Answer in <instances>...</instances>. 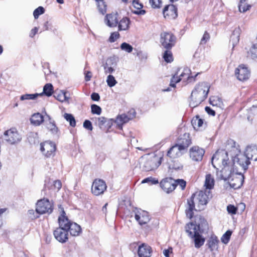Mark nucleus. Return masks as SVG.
Instances as JSON below:
<instances>
[{"instance_id": "f704fd0d", "label": "nucleus", "mask_w": 257, "mask_h": 257, "mask_svg": "<svg viewBox=\"0 0 257 257\" xmlns=\"http://www.w3.org/2000/svg\"><path fill=\"white\" fill-rule=\"evenodd\" d=\"M191 123L194 129L196 130L198 129L202 125L203 120L200 118L198 115H197L193 118L191 120Z\"/></svg>"}, {"instance_id": "ddd939ff", "label": "nucleus", "mask_w": 257, "mask_h": 257, "mask_svg": "<svg viewBox=\"0 0 257 257\" xmlns=\"http://www.w3.org/2000/svg\"><path fill=\"white\" fill-rule=\"evenodd\" d=\"M204 153V150L198 146H193L190 149V157L194 161H201Z\"/></svg>"}, {"instance_id": "09e8293b", "label": "nucleus", "mask_w": 257, "mask_h": 257, "mask_svg": "<svg viewBox=\"0 0 257 257\" xmlns=\"http://www.w3.org/2000/svg\"><path fill=\"white\" fill-rule=\"evenodd\" d=\"M120 48L122 50L125 51L127 53H131L133 50V47L125 42L122 43L120 45Z\"/></svg>"}, {"instance_id": "58836bf2", "label": "nucleus", "mask_w": 257, "mask_h": 257, "mask_svg": "<svg viewBox=\"0 0 257 257\" xmlns=\"http://www.w3.org/2000/svg\"><path fill=\"white\" fill-rule=\"evenodd\" d=\"M42 93H35V94H25L22 95L20 97L21 100H34L38 96H42Z\"/></svg>"}, {"instance_id": "052dcab7", "label": "nucleus", "mask_w": 257, "mask_h": 257, "mask_svg": "<svg viewBox=\"0 0 257 257\" xmlns=\"http://www.w3.org/2000/svg\"><path fill=\"white\" fill-rule=\"evenodd\" d=\"M210 39V36L209 34L207 32H205L203 35V37L202 38L201 40V44H205L206 42L209 40Z\"/></svg>"}, {"instance_id": "79ce46f5", "label": "nucleus", "mask_w": 257, "mask_h": 257, "mask_svg": "<svg viewBox=\"0 0 257 257\" xmlns=\"http://www.w3.org/2000/svg\"><path fill=\"white\" fill-rule=\"evenodd\" d=\"M65 119L69 122L70 126L74 127L76 125V121L74 117L71 114L65 113L64 114Z\"/></svg>"}, {"instance_id": "0eeeda50", "label": "nucleus", "mask_w": 257, "mask_h": 257, "mask_svg": "<svg viewBox=\"0 0 257 257\" xmlns=\"http://www.w3.org/2000/svg\"><path fill=\"white\" fill-rule=\"evenodd\" d=\"M231 152H234L235 154L234 156L232 157L233 164H237L242 168L244 170H246L248 166L250 164L249 160L247 157V155L242 154L239 150L235 147H233Z\"/></svg>"}, {"instance_id": "b1692460", "label": "nucleus", "mask_w": 257, "mask_h": 257, "mask_svg": "<svg viewBox=\"0 0 257 257\" xmlns=\"http://www.w3.org/2000/svg\"><path fill=\"white\" fill-rule=\"evenodd\" d=\"M245 153L249 160L257 161V147L256 146H247Z\"/></svg>"}, {"instance_id": "f03ea898", "label": "nucleus", "mask_w": 257, "mask_h": 257, "mask_svg": "<svg viewBox=\"0 0 257 257\" xmlns=\"http://www.w3.org/2000/svg\"><path fill=\"white\" fill-rule=\"evenodd\" d=\"M221 178L224 180H228L230 186L234 189L239 188L243 184L244 176L241 174H234L230 170L225 169L221 170Z\"/></svg>"}, {"instance_id": "9d476101", "label": "nucleus", "mask_w": 257, "mask_h": 257, "mask_svg": "<svg viewBox=\"0 0 257 257\" xmlns=\"http://www.w3.org/2000/svg\"><path fill=\"white\" fill-rule=\"evenodd\" d=\"M4 139L9 144L13 145L20 142L22 138L16 129L12 128L5 132Z\"/></svg>"}, {"instance_id": "f8f14e48", "label": "nucleus", "mask_w": 257, "mask_h": 257, "mask_svg": "<svg viewBox=\"0 0 257 257\" xmlns=\"http://www.w3.org/2000/svg\"><path fill=\"white\" fill-rule=\"evenodd\" d=\"M106 185L104 181L101 179H96L94 181L91 191L93 194L98 196L103 193L106 189Z\"/></svg>"}, {"instance_id": "2f4dec72", "label": "nucleus", "mask_w": 257, "mask_h": 257, "mask_svg": "<svg viewBox=\"0 0 257 257\" xmlns=\"http://www.w3.org/2000/svg\"><path fill=\"white\" fill-rule=\"evenodd\" d=\"M214 185V180L211 174H207L205 177L204 186L207 190L212 189Z\"/></svg>"}, {"instance_id": "c03bdc74", "label": "nucleus", "mask_w": 257, "mask_h": 257, "mask_svg": "<svg viewBox=\"0 0 257 257\" xmlns=\"http://www.w3.org/2000/svg\"><path fill=\"white\" fill-rule=\"evenodd\" d=\"M163 58L164 60L168 62H171L173 61L172 53L170 50H167L164 52L163 55Z\"/></svg>"}, {"instance_id": "412c9836", "label": "nucleus", "mask_w": 257, "mask_h": 257, "mask_svg": "<svg viewBox=\"0 0 257 257\" xmlns=\"http://www.w3.org/2000/svg\"><path fill=\"white\" fill-rule=\"evenodd\" d=\"M195 222L200 233H203L208 230V223L204 218L201 216L197 217L195 219Z\"/></svg>"}, {"instance_id": "774afa93", "label": "nucleus", "mask_w": 257, "mask_h": 257, "mask_svg": "<svg viewBox=\"0 0 257 257\" xmlns=\"http://www.w3.org/2000/svg\"><path fill=\"white\" fill-rule=\"evenodd\" d=\"M54 186L55 188L57 189L58 190L60 189V188L62 187L61 181L60 180L55 181L54 182Z\"/></svg>"}, {"instance_id": "de8ad7c7", "label": "nucleus", "mask_w": 257, "mask_h": 257, "mask_svg": "<svg viewBox=\"0 0 257 257\" xmlns=\"http://www.w3.org/2000/svg\"><path fill=\"white\" fill-rule=\"evenodd\" d=\"M106 82L108 86L110 87L114 86L117 83V81L115 79V78L111 75H109L107 76Z\"/></svg>"}, {"instance_id": "dca6fc26", "label": "nucleus", "mask_w": 257, "mask_h": 257, "mask_svg": "<svg viewBox=\"0 0 257 257\" xmlns=\"http://www.w3.org/2000/svg\"><path fill=\"white\" fill-rule=\"evenodd\" d=\"M137 252L139 257H151L152 249L148 244L142 243L139 245Z\"/></svg>"}, {"instance_id": "aec40b11", "label": "nucleus", "mask_w": 257, "mask_h": 257, "mask_svg": "<svg viewBox=\"0 0 257 257\" xmlns=\"http://www.w3.org/2000/svg\"><path fill=\"white\" fill-rule=\"evenodd\" d=\"M104 23L109 27H116L118 24L117 14L113 13L107 14L104 19Z\"/></svg>"}, {"instance_id": "4468645a", "label": "nucleus", "mask_w": 257, "mask_h": 257, "mask_svg": "<svg viewBox=\"0 0 257 257\" xmlns=\"http://www.w3.org/2000/svg\"><path fill=\"white\" fill-rule=\"evenodd\" d=\"M136 115V112L134 110L130 111L128 114H122L118 116L115 122L118 125L119 128H122V125L123 123L127 122L130 119H133Z\"/></svg>"}, {"instance_id": "20e7f679", "label": "nucleus", "mask_w": 257, "mask_h": 257, "mask_svg": "<svg viewBox=\"0 0 257 257\" xmlns=\"http://www.w3.org/2000/svg\"><path fill=\"white\" fill-rule=\"evenodd\" d=\"M229 160L228 153L224 150H218L212 157L211 162L213 166L219 169L218 167L222 168V170L225 169L226 166L227 165V162Z\"/></svg>"}, {"instance_id": "1a4fd4ad", "label": "nucleus", "mask_w": 257, "mask_h": 257, "mask_svg": "<svg viewBox=\"0 0 257 257\" xmlns=\"http://www.w3.org/2000/svg\"><path fill=\"white\" fill-rule=\"evenodd\" d=\"M56 150V145L51 141H47L40 144V151L46 158L53 157Z\"/></svg>"}, {"instance_id": "5701e85b", "label": "nucleus", "mask_w": 257, "mask_h": 257, "mask_svg": "<svg viewBox=\"0 0 257 257\" xmlns=\"http://www.w3.org/2000/svg\"><path fill=\"white\" fill-rule=\"evenodd\" d=\"M163 13L164 17L168 16L175 18L177 16V8L173 5L166 6L163 9Z\"/></svg>"}, {"instance_id": "6ab92c4d", "label": "nucleus", "mask_w": 257, "mask_h": 257, "mask_svg": "<svg viewBox=\"0 0 257 257\" xmlns=\"http://www.w3.org/2000/svg\"><path fill=\"white\" fill-rule=\"evenodd\" d=\"M116 63L115 61V59L112 57H110L107 59L105 63L103 65L104 73L105 74L113 73L116 67Z\"/></svg>"}, {"instance_id": "6e6d98bb", "label": "nucleus", "mask_w": 257, "mask_h": 257, "mask_svg": "<svg viewBox=\"0 0 257 257\" xmlns=\"http://www.w3.org/2000/svg\"><path fill=\"white\" fill-rule=\"evenodd\" d=\"M150 3L154 8H159L160 7L161 2L160 0H150Z\"/></svg>"}, {"instance_id": "7ed1b4c3", "label": "nucleus", "mask_w": 257, "mask_h": 257, "mask_svg": "<svg viewBox=\"0 0 257 257\" xmlns=\"http://www.w3.org/2000/svg\"><path fill=\"white\" fill-rule=\"evenodd\" d=\"M53 210V205L48 199H42L38 200L36 204V215L32 216L31 215L34 214V210H29V214L32 219H36L39 217L38 214H43L45 213L50 214Z\"/></svg>"}, {"instance_id": "4d7b16f0", "label": "nucleus", "mask_w": 257, "mask_h": 257, "mask_svg": "<svg viewBox=\"0 0 257 257\" xmlns=\"http://www.w3.org/2000/svg\"><path fill=\"white\" fill-rule=\"evenodd\" d=\"M83 127L89 131H92L93 127L90 121L89 120H85L83 124Z\"/></svg>"}, {"instance_id": "6e6552de", "label": "nucleus", "mask_w": 257, "mask_h": 257, "mask_svg": "<svg viewBox=\"0 0 257 257\" xmlns=\"http://www.w3.org/2000/svg\"><path fill=\"white\" fill-rule=\"evenodd\" d=\"M176 37L172 33L164 32L160 34V42L163 48L171 50L175 45Z\"/></svg>"}, {"instance_id": "49530a36", "label": "nucleus", "mask_w": 257, "mask_h": 257, "mask_svg": "<svg viewBox=\"0 0 257 257\" xmlns=\"http://www.w3.org/2000/svg\"><path fill=\"white\" fill-rule=\"evenodd\" d=\"M97 3L99 12L104 15L106 12V5L103 1H98Z\"/></svg>"}, {"instance_id": "f257e3e1", "label": "nucleus", "mask_w": 257, "mask_h": 257, "mask_svg": "<svg viewBox=\"0 0 257 257\" xmlns=\"http://www.w3.org/2000/svg\"><path fill=\"white\" fill-rule=\"evenodd\" d=\"M210 86L206 82L199 83L192 90L189 105L194 108L199 105L207 97Z\"/></svg>"}, {"instance_id": "a878e982", "label": "nucleus", "mask_w": 257, "mask_h": 257, "mask_svg": "<svg viewBox=\"0 0 257 257\" xmlns=\"http://www.w3.org/2000/svg\"><path fill=\"white\" fill-rule=\"evenodd\" d=\"M183 151L177 144L173 146L168 151L167 156L171 158H175L181 155V151Z\"/></svg>"}, {"instance_id": "cd10ccee", "label": "nucleus", "mask_w": 257, "mask_h": 257, "mask_svg": "<svg viewBox=\"0 0 257 257\" xmlns=\"http://www.w3.org/2000/svg\"><path fill=\"white\" fill-rule=\"evenodd\" d=\"M240 32L241 30L239 27L235 28L232 32L230 37V42L232 43L233 48H234V46L239 42Z\"/></svg>"}, {"instance_id": "3c124183", "label": "nucleus", "mask_w": 257, "mask_h": 257, "mask_svg": "<svg viewBox=\"0 0 257 257\" xmlns=\"http://www.w3.org/2000/svg\"><path fill=\"white\" fill-rule=\"evenodd\" d=\"M232 232L230 230H227L222 236L221 237V241L226 244L228 242L230 236L231 235Z\"/></svg>"}, {"instance_id": "bb28decb", "label": "nucleus", "mask_w": 257, "mask_h": 257, "mask_svg": "<svg viewBox=\"0 0 257 257\" xmlns=\"http://www.w3.org/2000/svg\"><path fill=\"white\" fill-rule=\"evenodd\" d=\"M200 233L195 234V235L190 237L193 239L195 247L197 248L201 247L204 244L205 241V238Z\"/></svg>"}, {"instance_id": "338daca9", "label": "nucleus", "mask_w": 257, "mask_h": 257, "mask_svg": "<svg viewBox=\"0 0 257 257\" xmlns=\"http://www.w3.org/2000/svg\"><path fill=\"white\" fill-rule=\"evenodd\" d=\"M133 6L138 10H140L143 8V5L137 1H134L133 2Z\"/></svg>"}, {"instance_id": "13d9d810", "label": "nucleus", "mask_w": 257, "mask_h": 257, "mask_svg": "<svg viewBox=\"0 0 257 257\" xmlns=\"http://www.w3.org/2000/svg\"><path fill=\"white\" fill-rule=\"evenodd\" d=\"M190 70L188 68H184L183 72L180 75L179 77L182 78L184 76H186L187 78L189 79L190 78Z\"/></svg>"}, {"instance_id": "37998d69", "label": "nucleus", "mask_w": 257, "mask_h": 257, "mask_svg": "<svg viewBox=\"0 0 257 257\" xmlns=\"http://www.w3.org/2000/svg\"><path fill=\"white\" fill-rule=\"evenodd\" d=\"M248 55L253 59H257V44L252 45L248 52Z\"/></svg>"}, {"instance_id": "e2e57ef3", "label": "nucleus", "mask_w": 257, "mask_h": 257, "mask_svg": "<svg viewBox=\"0 0 257 257\" xmlns=\"http://www.w3.org/2000/svg\"><path fill=\"white\" fill-rule=\"evenodd\" d=\"M205 109L208 114L211 115L212 116H214L215 115V111L212 109L210 107L206 106Z\"/></svg>"}, {"instance_id": "ea45409f", "label": "nucleus", "mask_w": 257, "mask_h": 257, "mask_svg": "<svg viewBox=\"0 0 257 257\" xmlns=\"http://www.w3.org/2000/svg\"><path fill=\"white\" fill-rule=\"evenodd\" d=\"M188 208L186 210V215L188 218H191L193 217V210L194 209L195 205L193 204L192 201L188 200Z\"/></svg>"}, {"instance_id": "c85d7f7f", "label": "nucleus", "mask_w": 257, "mask_h": 257, "mask_svg": "<svg viewBox=\"0 0 257 257\" xmlns=\"http://www.w3.org/2000/svg\"><path fill=\"white\" fill-rule=\"evenodd\" d=\"M30 120L32 124L38 126L44 121V117L40 113H36L32 116Z\"/></svg>"}, {"instance_id": "e433bc0d", "label": "nucleus", "mask_w": 257, "mask_h": 257, "mask_svg": "<svg viewBox=\"0 0 257 257\" xmlns=\"http://www.w3.org/2000/svg\"><path fill=\"white\" fill-rule=\"evenodd\" d=\"M95 125L98 126L100 128H102L104 124L106 123L107 118L103 117H94L92 118Z\"/></svg>"}, {"instance_id": "f3484780", "label": "nucleus", "mask_w": 257, "mask_h": 257, "mask_svg": "<svg viewBox=\"0 0 257 257\" xmlns=\"http://www.w3.org/2000/svg\"><path fill=\"white\" fill-rule=\"evenodd\" d=\"M135 217L140 225L145 224L150 220L148 212L142 210H137Z\"/></svg>"}, {"instance_id": "4be33fe9", "label": "nucleus", "mask_w": 257, "mask_h": 257, "mask_svg": "<svg viewBox=\"0 0 257 257\" xmlns=\"http://www.w3.org/2000/svg\"><path fill=\"white\" fill-rule=\"evenodd\" d=\"M191 143L189 134L187 133H185L182 136L180 137L178 142V144L183 150L187 149Z\"/></svg>"}, {"instance_id": "2eb2a0df", "label": "nucleus", "mask_w": 257, "mask_h": 257, "mask_svg": "<svg viewBox=\"0 0 257 257\" xmlns=\"http://www.w3.org/2000/svg\"><path fill=\"white\" fill-rule=\"evenodd\" d=\"M250 72L244 65H239L235 71L237 78L240 81H244L248 78Z\"/></svg>"}, {"instance_id": "7c9ffc66", "label": "nucleus", "mask_w": 257, "mask_h": 257, "mask_svg": "<svg viewBox=\"0 0 257 257\" xmlns=\"http://www.w3.org/2000/svg\"><path fill=\"white\" fill-rule=\"evenodd\" d=\"M130 23V19L126 17H123L120 21L118 22V28L119 31H125L129 28Z\"/></svg>"}, {"instance_id": "c756f323", "label": "nucleus", "mask_w": 257, "mask_h": 257, "mask_svg": "<svg viewBox=\"0 0 257 257\" xmlns=\"http://www.w3.org/2000/svg\"><path fill=\"white\" fill-rule=\"evenodd\" d=\"M49 118V121H45L46 127L49 130L52 134L54 135H57L58 133V128L56 126L54 121L52 120L49 116H47Z\"/></svg>"}, {"instance_id": "4c0bfd02", "label": "nucleus", "mask_w": 257, "mask_h": 257, "mask_svg": "<svg viewBox=\"0 0 257 257\" xmlns=\"http://www.w3.org/2000/svg\"><path fill=\"white\" fill-rule=\"evenodd\" d=\"M54 96L56 99L61 102H64L68 99L66 93L63 91H60L58 92H55Z\"/></svg>"}, {"instance_id": "5fc2aeb1", "label": "nucleus", "mask_w": 257, "mask_h": 257, "mask_svg": "<svg viewBox=\"0 0 257 257\" xmlns=\"http://www.w3.org/2000/svg\"><path fill=\"white\" fill-rule=\"evenodd\" d=\"M119 37V34L117 32H114L111 34L109 41V42L112 43L114 42Z\"/></svg>"}, {"instance_id": "72a5a7b5", "label": "nucleus", "mask_w": 257, "mask_h": 257, "mask_svg": "<svg viewBox=\"0 0 257 257\" xmlns=\"http://www.w3.org/2000/svg\"><path fill=\"white\" fill-rule=\"evenodd\" d=\"M218 243V240L216 236H211L208 240V246L211 251H213L216 247L217 243Z\"/></svg>"}, {"instance_id": "39448f33", "label": "nucleus", "mask_w": 257, "mask_h": 257, "mask_svg": "<svg viewBox=\"0 0 257 257\" xmlns=\"http://www.w3.org/2000/svg\"><path fill=\"white\" fill-rule=\"evenodd\" d=\"M211 197V194L210 190H201L194 193L188 200L192 201L193 204L197 205L198 209L200 210L202 206L207 203L209 198Z\"/></svg>"}, {"instance_id": "69168bd1", "label": "nucleus", "mask_w": 257, "mask_h": 257, "mask_svg": "<svg viewBox=\"0 0 257 257\" xmlns=\"http://www.w3.org/2000/svg\"><path fill=\"white\" fill-rule=\"evenodd\" d=\"M91 98L94 101H98L100 99V96L98 93L93 92L91 95Z\"/></svg>"}, {"instance_id": "a211bd4d", "label": "nucleus", "mask_w": 257, "mask_h": 257, "mask_svg": "<svg viewBox=\"0 0 257 257\" xmlns=\"http://www.w3.org/2000/svg\"><path fill=\"white\" fill-rule=\"evenodd\" d=\"M160 186L166 193H169L175 189L173 180L172 178H166L162 180L160 182Z\"/></svg>"}, {"instance_id": "864d4df0", "label": "nucleus", "mask_w": 257, "mask_h": 257, "mask_svg": "<svg viewBox=\"0 0 257 257\" xmlns=\"http://www.w3.org/2000/svg\"><path fill=\"white\" fill-rule=\"evenodd\" d=\"M91 112L93 114L99 115L101 113V108L96 104H92L91 106Z\"/></svg>"}, {"instance_id": "a19ab883", "label": "nucleus", "mask_w": 257, "mask_h": 257, "mask_svg": "<svg viewBox=\"0 0 257 257\" xmlns=\"http://www.w3.org/2000/svg\"><path fill=\"white\" fill-rule=\"evenodd\" d=\"M250 8L251 5L247 4L246 1H243L242 3L239 2L238 9L240 13H245L249 10Z\"/></svg>"}, {"instance_id": "680f3d73", "label": "nucleus", "mask_w": 257, "mask_h": 257, "mask_svg": "<svg viewBox=\"0 0 257 257\" xmlns=\"http://www.w3.org/2000/svg\"><path fill=\"white\" fill-rule=\"evenodd\" d=\"M138 143V140L136 139L135 138L133 137L131 139V144L132 146L135 147L136 149L139 150H144L142 148L138 147L137 146L136 144Z\"/></svg>"}, {"instance_id": "c9c22d12", "label": "nucleus", "mask_w": 257, "mask_h": 257, "mask_svg": "<svg viewBox=\"0 0 257 257\" xmlns=\"http://www.w3.org/2000/svg\"><path fill=\"white\" fill-rule=\"evenodd\" d=\"M53 93V86L51 83H47L43 87L42 95L45 94L47 96H50Z\"/></svg>"}, {"instance_id": "9b49d317", "label": "nucleus", "mask_w": 257, "mask_h": 257, "mask_svg": "<svg viewBox=\"0 0 257 257\" xmlns=\"http://www.w3.org/2000/svg\"><path fill=\"white\" fill-rule=\"evenodd\" d=\"M62 213L61 215V217L64 218V219H65L66 222L65 224L66 228L70 232V234L72 236H78L80 234V233L81 232V228L80 225H79L78 224L75 222H71L67 217L65 216V212L64 210L62 211Z\"/></svg>"}, {"instance_id": "8fccbe9b", "label": "nucleus", "mask_w": 257, "mask_h": 257, "mask_svg": "<svg viewBox=\"0 0 257 257\" xmlns=\"http://www.w3.org/2000/svg\"><path fill=\"white\" fill-rule=\"evenodd\" d=\"M45 10L42 7H39L38 8L35 9L33 12V15L35 19L38 18L40 15L44 14Z\"/></svg>"}, {"instance_id": "0e129e2a", "label": "nucleus", "mask_w": 257, "mask_h": 257, "mask_svg": "<svg viewBox=\"0 0 257 257\" xmlns=\"http://www.w3.org/2000/svg\"><path fill=\"white\" fill-rule=\"evenodd\" d=\"M85 80L86 81H89L90 80L91 78L92 77V73L90 71H85Z\"/></svg>"}, {"instance_id": "bf43d9fd", "label": "nucleus", "mask_w": 257, "mask_h": 257, "mask_svg": "<svg viewBox=\"0 0 257 257\" xmlns=\"http://www.w3.org/2000/svg\"><path fill=\"white\" fill-rule=\"evenodd\" d=\"M227 210L229 213L235 214L236 213V208L232 205H229L227 207Z\"/></svg>"}, {"instance_id": "a18cd8bd", "label": "nucleus", "mask_w": 257, "mask_h": 257, "mask_svg": "<svg viewBox=\"0 0 257 257\" xmlns=\"http://www.w3.org/2000/svg\"><path fill=\"white\" fill-rule=\"evenodd\" d=\"M174 185H175V188L177 186H179L182 190H184L185 188L186 185V182L183 179H177L175 180H173Z\"/></svg>"}, {"instance_id": "393cba45", "label": "nucleus", "mask_w": 257, "mask_h": 257, "mask_svg": "<svg viewBox=\"0 0 257 257\" xmlns=\"http://www.w3.org/2000/svg\"><path fill=\"white\" fill-rule=\"evenodd\" d=\"M185 231L190 237L195 235V234L200 233L199 230H198L197 225L195 222H191L187 224L185 226Z\"/></svg>"}, {"instance_id": "423d86ee", "label": "nucleus", "mask_w": 257, "mask_h": 257, "mask_svg": "<svg viewBox=\"0 0 257 257\" xmlns=\"http://www.w3.org/2000/svg\"><path fill=\"white\" fill-rule=\"evenodd\" d=\"M66 221L61 216H59L58 218L59 227L57 228L53 232L55 238L62 243L66 242L68 239V230L65 224Z\"/></svg>"}, {"instance_id": "473e14b6", "label": "nucleus", "mask_w": 257, "mask_h": 257, "mask_svg": "<svg viewBox=\"0 0 257 257\" xmlns=\"http://www.w3.org/2000/svg\"><path fill=\"white\" fill-rule=\"evenodd\" d=\"M209 101L210 104L213 106L221 108L223 103L221 99L218 96H213L210 97Z\"/></svg>"}, {"instance_id": "603ef678", "label": "nucleus", "mask_w": 257, "mask_h": 257, "mask_svg": "<svg viewBox=\"0 0 257 257\" xmlns=\"http://www.w3.org/2000/svg\"><path fill=\"white\" fill-rule=\"evenodd\" d=\"M148 183L151 185L152 184H157L159 183L158 180L153 178L152 177H148L144 179L142 181V183Z\"/></svg>"}]
</instances>
